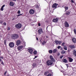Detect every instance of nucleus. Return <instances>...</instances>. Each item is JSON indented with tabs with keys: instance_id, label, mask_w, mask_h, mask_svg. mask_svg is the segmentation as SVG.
<instances>
[{
	"instance_id": "24",
	"label": "nucleus",
	"mask_w": 76,
	"mask_h": 76,
	"mask_svg": "<svg viewBox=\"0 0 76 76\" xmlns=\"http://www.w3.org/2000/svg\"><path fill=\"white\" fill-rule=\"evenodd\" d=\"M35 9H38L39 8V7L38 5H36L34 6Z\"/></svg>"
},
{
	"instance_id": "33",
	"label": "nucleus",
	"mask_w": 76,
	"mask_h": 76,
	"mask_svg": "<svg viewBox=\"0 0 76 76\" xmlns=\"http://www.w3.org/2000/svg\"><path fill=\"white\" fill-rule=\"evenodd\" d=\"M17 13H18V14H20V10H19L18 11Z\"/></svg>"
},
{
	"instance_id": "21",
	"label": "nucleus",
	"mask_w": 76,
	"mask_h": 76,
	"mask_svg": "<svg viewBox=\"0 0 76 76\" xmlns=\"http://www.w3.org/2000/svg\"><path fill=\"white\" fill-rule=\"evenodd\" d=\"M66 16H68V15H70V12L69 11H67L66 12Z\"/></svg>"
},
{
	"instance_id": "35",
	"label": "nucleus",
	"mask_w": 76,
	"mask_h": 76,
	"mask_svg": "<svg viewBox=\"0 0 76 76\" xmlns=\"http://www.w3.org/2000/svg\"><path fill=\"white\" fill-rule=\"evenodd\" d=\"M61 48V46H58V49H60Z\"/></svg>"
},
{
	"instance_id": "63",
	"label": "nucleus",
	"mask_w": 76,
	"mask_h": 76,
	"mask_svg": "<svg viewBox=\"0 0 76 76\" xmlns=\"http://www.w3.org/2000/svg\"><path fill=\"white\" fill-rule=\"evenodd\" d=\"M1 53H0V55H1Z\"/></svg>"
},
{
	"instance_id": "34",
	"label": "nucleus",
	"mask_w": 76,
	"mask_h": 76,
	"mask_svg": "<svg viewBox=\"0 0 76 76\" xmlns=\"http://www.w3.org/2000/svg\"><path fill=\"white\" fill-rule=\"evenodd\" d=\"M3 25H4V26H6V25H7L6 23L5 22L4 23Z\"/></svg>"
},
{
	"instance_id": "18",
	"label": "nucleus",
	"mask_w": 76,
	"mask_h": 76,
	"mask_svg": "<svg viewBox=\"0 0 76 76\" xmlns=\"http://www.w3.org/2000/svg\"><path fill=\"white\" fill-rule=\"evenodd\" d=\"M72 41L74 43H76V39L75 38L73 37L72 39Z\"/></svg>"
},
{
	"instance_id": "50",
	"label": "nucleus",
	"mask_w": 76,
	"mask_h": 76,
	"mask_svg": "<svg viewBox=\"0 0 76 76\" xmlns=\"http://www.w3.org/2000/svg\"><path fill=\"white\" fill-rule=\"evenodd\" d=\"M1 64H4V63H3V62H2Z\"/></svg>"
},
{
	"instance_id": "36",
	"label": "nucleus",
	"mask_w": 76,
	"mask_h": 76,
	"mask_svg": "<svg viewBox=\"0 0 76 76\" xmlns=\"http://www.w3.org/2000/svg\"><path fill=\"white\" fill-rule=\"evenodd\" d=\"M37 63L38 64H39V63H41V61L39 60L38 61Z\"/></svg>"
},
{
	"instance_id": "52",
	"label": "nucleus",
	"mask_w": 76,
	"mask_h": 76,
	"mask_svg": "<svg viewBox=\"0 0 76 76\" xmlns=\"http://www.w3.org/2000/svg\"><path fill=\"white\" fill-rule=\"evenodd\" d=\"M40 24H38V26H40Z\"/></svg>"
},
{
	"instance_id": "48",
	"label": "nucleus",
	"mask_w": 76,
	"mask_h": 76,
	"mask_svg": "<svg viewBox=\"0 0 76 76\" xmlns=\"http://www.w3.org/2000/svg\"><path fill=\"white\" fill-rule=\"evenodd\" d=\"M46 72L47 73V74H48V73H49V71H48Z\"/></svg>"
},
{
	"instance_id": "17",
	"label": "nucleus",
	"mask_w": 76,
	"mask_h": 76,
	"mask_svg": "<svg viewBox=\"0 0 76 76\" xmlns=\"http://www.w3.org/2000/svg\"><path fill=\"white\" fill-rule=\"evenodd\" d=\"M68 58H69V62H72V61H73V59H72V58H71L69 57Z\"/></svg>"
},
{
	"instance_id": "59",
	"label": "nucleus",
	"mask_w": 76,
	"mask_h": 76,
	"mask_svg": "<svg viewBox=\"0 0 76 76\" xmlns=\"http://www.w3.org/2000/svg\"><path fill=\"white\" fill-rule=\"evenodd\" d=\"M7 76H9V75H7Z\"/></svg>"
},
{
	"instance_id": "23",
	"label": "nucleus",
	"mask_w": 76,
	"mask_h": 76,
	"mask_svg": "<svg viewBox=\"0 0 76 76\" xmlns=\"http://www.w3.org/2000/svg\"><path fill=\"white\" fill-rule=\"evenodd\" d=\"M73 54L75 56H76V51L74 50L73 51Z\"/></svg>"
},
{
	"instance_id": "56",
	"label": "nucleus",
	"mask_w": 76,
	"mask_h": 76,
	"mask_svg": "<svg viewBox=\"0 0 76 76\" xmlns=\"http://www.w3.org/2000/svg\"><path fill=\"white\" fill-rule=\"evenodd\" d=\"M1 61V59L0 58V61Z\"/></svg>"
},
{
	"instance_id": "44",
	"label": "nucleus",
	"mask_w": 76,
	"mask_h": 76,
	"mask_svg": "<svg viewBox=\"0 0 76 76\" xmlns=\"http://www.w3.org/2000/svg\"><path fill=\"white\" fill-rule=\"evenodd\" d=\"M45 42H43L42 43V45H44V43H45Z\"/></svg>"
},
{
	"instance_id": "49",
	"label": "nucleus",
	"mask_w": 76,
	"mask_h": 76,
	"mask_svg": "<svg viewBox=\"0 0 76 76\" xmlns=\"http://www.w3.org/2000/svg\"><path fill=\"white\" fill-rule=\"evenodd\" d=\"M37 56H35V57L34 58V59H35V58H37Z\"/></svg>"
},
{
	"instance_id": "4",
	"label": "nucleus",
	"mask_w": 76,
	"mask_h": 76,
	"mask_svg": "<svg viewBox=\"0 0 76 76\" xmlns=\"http://www.w3.org/2000/svg\"><path fill=\"white\" fill-rule=\"evenodd\" d=\"M38 32L39 34L40 35V34H43L44 32L43 31V30H42V29L40 28L38 30Z\"/></svg>"
},
{
	"instance_id": "5",
	"label": "nucleus",
	"mask_w": 76,
	"mask_h": 76,
	"mask_svg": "<svg viewBox=\"0 0 76 76\" xmlns=\"http://www.w3.org/2000/svg\"><path fill=\"white\" fill-rule=\"evenodd\" d=\"M23 48V46H19L17 47V49L18 51H22Z\"/></svg>"
},
{
	"instance_id": "42",
	"label": "nucleus",
	"mask_w": 76,
	"mask_h": 76,
	"mask_svg": "<svg viewBox=\"0 0 76 76\" xmlns=\"http://www.w3.org/2000/svg\"><path fill=\"white\" fill-rule=\"evenodd\" d=\"M4 43L5 45H6V41H4Z\"/></svg>"
},
{
	"instance_id": "25",
	"label": "nucleus",
	"mask_w": 76,
	"mask_h": 76,
	"mask_svg": "<svg viewBox=\"0 0 76 76\" xmlns=\"http://www.w3.org/2000/svg\"><path fill=\"white\" fill-rule=\"evenodd\" d=\"M64 48L65 50H67V48L66 46H64Z\"/></svg>"
},
{
	"instance_id": "3",
	"label": "nucleus",
	"mask_w": 76,
	"mask_h": 76,
	"mask_svg": "<svg viewBox=\"0 0 76 76\" xmlns=\"http://www.w3.org/2000/svg\"><path fill=\"white\" fill-rule=\"evenodd\" d=\"M46 64L48 66H51L53 64V62L50 60L46 62Z\"/></svg>"
},
{
	"instance_id": "10",
	"label": "nucleus",
	"mask_w": 76,
	"mask_h": 76,
	"mask_svg": "<svg viewBox=\"0 0 76 76\" xmlns=\"http://www.w3.org/2000/svg\"><path fill=\"white\" fill-rule=\"evenodd\" d=\"M64 26L65 27H66V28H67V27H69V23H67L66 21H65V22Z\"/></svg>"
},
{
	"instance_id": "38",
	"label": "nucleus",
	"mask_w": 76,
	"mask_h": 76,
	"mask_svg": "<svg viewBox=\"0 0 76 76\" xmlns=\"http://www.w3.org/2000/svg\"><path fill=\"white\" fill-rule=\"evenodd\" d=\"M22 14H19L17 15V16L18 17V16H21V15H22Z\"/></svg>"
},
{
	"instance_id": "32",
	"label": "nucleus",
	"mask_w": 76,
	"mask_h": 76,
	"mask_svg": "<svg viewBox=\"0 0 76 76\" xmlns=\"http://www.w3.org/2000/svg\"><path fill=\"white\" fill-rule=\"evenodd\" d=\"M63 74L64 75H66V72L65 71H64L63 72Z\"/></svg>"
},
{
	"instance_id": "46",
	"label": "nucleus",
	"mask_w": 76,
	"mask_h": 76,
	"mask_svg": "<svg viewBox=\"0 0 76 76\" xmlns=\"http://www.w3.org/2000/svg\"><path fill=\"white\" fill-rule=\"evenodd\" d=\"M72 3H74V1L73 0H71Z\"/></svg>"
},
{
	"instance_id": "28",
	"label": "nucleus",
	"mask_w": 76,
	"mask_h": 76,
	"mask_svg": "<svg viewBox=\"0 0 76 76\" xmlns=\"http://www.w3.org/2000/svg\"><path fill=\"white\" fill-rule=\"evenodd\" d=\"M57 50L56 49H54L53 51V53H56L57 52Z\"/></svg>"
},
{
	"instance_id": "47",
	"label": "nucleus",
	"mask_w": 76,
	"mask_h": 76,
	"mask_svg": "<svg viewBox=\"0 0 76 76\" xmlns=\"http://www.w3.org/2000/svg\"><path fill=\"white\" fill-rule=\"evenodd\" d=\"M10 28L9 27L8 28V29H7L9 31V30H10Z\"/></svg>"
},
{
	"instance_id": "8",
	"label": "nucleus",
	"mask_w": 76,
	"mask_h": 76,
	"mask_svg": "<svg viewBox=\"0 0 76 76\" xmlns=\"http://www.w3.org/2000/svg\"><path fill=\"white\" fill-rule=\"evenodd\" d=\"M29 13L31 14V15H33V14H34V13H35V11L33 9H31L29 11Z\"/></svg>"
},
{
	"instance_id": "15",
	"label": "nucleus",
	"mask_w": 76,
	"mask_h": 76,
	"mask_svg": "<svg viewBox=\"0 0 76 76\" xmlns=\"http://www.w3.org/2000/svg\"><path fill=\"white\" fill-rule=\"evenodd\" d=\"M50 58L51 60L52 61H53V62H54V61H55V60L54 59V58H53V56H50Z\"/></svg>"
},
{
	"instance_id": "39",
	"label": "nucleus",
	"mask_w": 76,
	"mask_h": 76,
	"mask_svg": "<svg viewBox=\"0 0 76 76\" xmlns=\"http://www.w3.org/2000/svg\"><path fill=\"white\" fill-rule=\"evenodd\" d=\"M51 76V74H48L47 76Z\"/></svg>"
},
{
	"instance_id": "26",
	"label": "nucleus",
	"mask_w": 76,
	"mask_h": 76,
	"mask_svg": "<svg viewBox=\"0 0 76 76\" xmlns=\"http://www.w3.org/2000/svg\"><path fill=\"white\" fill-rule=\"evenodd\" d=\"M34 54V55H36L37 54V50H35L33 52Z\"/></svg>"
},
{
	"instance_id": "54",
	"label": "nucleus",
	"mask_w": 76,
	"mask_h": 76,
	"mask_svg": "<svg viewBox=\"0 0 76 76\" xmlns=\"http://www.w3.org/2000/svg\"><path fill=\"white\" fill-rule=\"evenodd\" d=\"M15 18H12V20H15Z\"/></svg>"
},
{
	"instance_id": "51",
	"label": "nucleus",
	"mask_w": 76,
	"mask_h": 76,
	"mask_svg": "<svg viewBox=\"0 0 76 76\" xmlns=\"http://www.w3.org/2000/svg\"><path fill=\"white\" fill-rule=\"evenodd\" d=\"M66 66H67V67H68V66H69L68 64H66Z\"/></svg>"
},
{
	"instance_id": "62",
	"label": "nucleus",
	"mask_w": 76,
	"mask_h": 76,
	"mask_svg": "<svg viewBox=\"0 0 76 76\" xmlns=\"http://www.w3.org/2000/svg\"><path fill=\"white\" fill-rule=\"evenodd\" d=\"M68 51H69V50H68Z\"/></svg>"
},
{
	"instance_id": "20",
	"label": "nucleus",
	"mask_w": 76,
	"mask_h": 76,
	"mask_svg": "<svg viewBox=\"0 0 76 76\" xmlns=\"http://www.w3.org/2000/svg\"><path fill=\"white\" fill-rule=\"evenodd\" d=\"M5 6V5H3L1 8L0 10L1 11H3V8Z\"/></svg>"
},
{
	"instance_id": "14",
	"label": "nucleus",
	"mask_w": 76,
	"mask_h": 76,
	"mask_svg": "<svg viewBox=\"0 0 76 76\" xmlns=\"http://www.w3.org/2000/svg\"><path fill=\"white\" fill-rule=\"evenodd\" d=\"M32 66H33V68H34V67H36V66H37V63L36 62L32 64Z\"/></svg>"
},
{
	"instance_id": "64",
	"label": "nucleus",
	"mask_w": 76,
	"mask_h": 76,
	"mask_svg": "<svg viewBox=\"0 0 76 76\" xmlns=\"http://www.w3.org/2000/svg\"><path fill=\"white\" fill-rule=\"evenodd\" d=\"M51 72H52L51 70Z\"/></svg>"
},
{
	"instance_id": "13",
	"label": "nucleus",
	"mask_w": 76,
	"mask_h": 76,
	"mask_svg": "<svg viewBox=\"0 0 76 76\" xmlns=\"http://www.w3.org/2000/svg\"><path fill=\"white\" fill-rule=\"evenodd\" d=\"M53 22L57 23V22H58V18H53Z\"/></svg>"
},
{
	"instance_id": "12",
	"label": "nucleus",
	"mask_w": 76,
	"mask_h": 76,
	"mask_svg": "<svg viewBox=\"0 0 76 76\" xmlns=\"http://www.w3.org/2000/svg\"><path fill=\"white\" fill-rule=\"evenodd\" d=\"M28 51H29V53L31 54H32L33 53V49H28Z\"/></svg>"
},
{
	"instance_id": "43",
	"label": "nucleus",
	"mask_w": 76,
	"mask_h": 76,
	"mask_svg": "<svg viewBox=\"0 0 76 76\" xmlns=\"http://www.w3.org/2000/svg\"><path fill=\"white\" fill-rule=\"evenodd\" d=\"M3 21H0V23H3Z\"/></svg>"
},
{
	"instance_id": "7",
	"label": "nucleus",
	"mask_w": 76,
	"mask_h": 76,
	"mask_svg": "<svg viewBox=\"0 0 76 76\" xmlns=\"http://www.w3.org/2000/svg\"><path fill=\"white\" fill-rule=\"evenodd\" d=\"M9 46H10V47H11V48H13V47H14L15 44L13 42H11L9 43Z\"/></svg>"
},
{
	"instance_id": "19",
	"label": "nucleus",
	"mask_w": 76,
	"mask_h": 76,
	"mask_svg": "<svg viewBox=\"0 0 76 76\" xmlns=\"http://www.w3.org/2000/svg\"><path fill=\"white\" fill-rule=\"evenodd\" d=\"M10 5L11 6H14V4H13V2L11 1L10 2Z\"/></svg>"
},
{
	"instance_id": "57",
	"label": "nucleus",
	"mask_w": 76,
	"mask_h": 76,
	"mask_svg": "<svg viewBox=\"0 0 76 76\" xmlns=\"http://www.w3.org/2000/svg\"><path fill=\"white\" fill-rule=\"evenodd\" d=\"M58 56H60V53H58Z\"/></svg>"
},
{
	"instance_id": "61",
	"label": "nucleus",
	"mask_w": 76,
	"mask_h": 76,
	"mask_svg": "<svg viewBox=\"0 0 76 76\" xmlns=\"http://www.w3.org/2000/svg\"><path fill=\"white\" fill-rule=\"evenodd\" d=\"M1 58V57L0 56V58Z\"/></svg>"
},
{
	"instance_id": "22",
	"label": "nucleus",
	"mask_w": 76,
	"mask_h": 76,
	"mask_svg": "<svg viewBox=\"0 0 76 76\" xmlns=\"http://www.w3.org/2000/svg\"><path fill=\"white\" fill-rule=\"evenodd\" d=\"M63 62L66 63L67 62V60L66 59H64L63 60Z\"/></svg>"
},
{
	"instance_id": "31",
	"label": "nucleus",
	"mask_w": 76,
	"mask_h": 76,
	"mask_svg": "<svg viewBox=\"0 0 76 76\" xmlns=\"http://www.w3.org/2000/svg\"><path fill=\"white\" fill-rule=\"evenodd\" d=\"M49 53H53V50H50L49 51Z\"/></svg>"
},
{
	"instance_id": "53",
	"label": "nucleus",
	"mask_w": 76,
	"mask_h": 76,
	"mask_svg": "<svg viewBox=\"0 0 76 76\" xmlns=\"http://www.w3.org/2000/svg\"><path fill=\"white\" fill-rule=\"evenodd\" d=\"M36 39H37V40H38V38H36Z\"/></svg>"
},
{
	"instance_id": "27",
	"label": "nucleus",
	"mask_w": 76,
	"mask_h": 76,
	"mask_svg": "<svg viewBox=\"0 0 76 76\" xmlns=\"http://www.w3.org/2000/svg\"><path fill=\"white\" fill-rule=\"evenodd\" d=\"M61 54H64L65 53H66V51H65L64 50H62L61 51Z\"/></svg>"
},
{
	"instance_id": "6",
	"label": "nucleus",
	"mask_w": 76,
	"mask_h": 76,
	"mask_svg": "<svg viewBox=\"0 0 76 76\" xmlns=\"http://www.w3.org/2000/svg\"><path fill=\"white\" fill-rule=\"evenodd\" d=\"M55 42L56 43V45H60L61 44V41H58L55 40Z\"/></svg>"
},
{
	"instance_id": "37",
	"label": "nucleus",
	"mask_w": 76,
	"mask_h": 76,
	"mask_svg": "<svg viewBox=\"0 0 76 76\" xmlns=\"http://www.w3.org/2000/svg\"><path fill=\"white\" fill-rule=\"evenodd\" d=\"M65 44L64 42L61 45L62 46H64Z\"/></svg>"
},
{
	"instance_id": "9",
	"label": "nucleus",
	"mask_w": 76,
	"mask_h": 76,
	"mask_svg": "<svg viewBox=\"0 0 76 76\" xmlns=\"http://www.w3.org/2000/svg\"><path fill=\"white\" fill-rule=\"evenodd\" d=\"M57 6H58V4L56 3H54L52 5V7L53 8H55V9H56V8H57Z\"/></svg>"
},
{
	"instance_id": "41",
	"label": "nucleus",
	"mask_w": 76,
	"mask_h": 76,
	"mask_svg": "<svg viewBox=\"0 0 76 76\" xmlns=\"http://www.w3.org/2000/svg\"><path fill=\"white\" fill-rule=\"evenodd\" d=\"M7 73V71H6L4 73V75H6V74Z\"/></svg>"
},
{
	"instance_id": "29",
	"label": "nucleus",
	"mask_w": 76,
	"mask_h": 76,
	"mask_svg": "<svg viewBox=\"0 0 76 76\" xmlns=\"http://www.w3.org/2000/svg\"><path fill=\"white\" fill-rule=\"evenodd\" d=\"M73 31L74 32V34H75V35H76V29H74L73 30Z\"/></svg>"
},
{
	"instance_id": "40",
	"label": "nucleus",
	"mask_w": 76,
	"mask_h": 76,
	"mask_svg": "<svg viewBox=\"0 0 76 76\" xmlns=\"http://www.w3.org/2000/svg\"><path fill=\"white\" fill-rule=\"evenodd\" d=\"M63 56H60V58H63Z\"/></svg>"
},
{
	"instance_id": "55",
	"label": "nucleus",
	"mask_w": 76,
	"mask_h": 76,
	"mask_svg": "<svg viewBox=\"0 0 76 76\" xmlns=\"http://www.w3.org/2000/svg\"><path fill=\"white\" fill-rule=\"evenodd\" d=\"M1 58H2V59H3V57H1Z\"/></svg>"
},
{
	"instance_id": "11",
	"label": "nucleus",
	"mask_w": 76,
	"mask_h": 76,
	"mask_svg": "<svg viewBox=\"0 0 76 76\" xmlns=\"http://www.w3.org/2000/svg\"><path fill=\"white\" fill-rule=\"evenodd\" d=\"M20 44H21V42L20 40H18L17 41L16 45H17V46H18Z\"/></svg>"
},
{
	"instance_id": "16",
	"label": "nucleus",
	"mask_w": 76,
	"mask_h": 76,
	"mask_svg": "<svg viewBox=\"0 0 76 76\" xmlns=\"http://www.w3.org/2000/svg\"><path fill=\"white\" fill-rule=\"evenodd\" d=\"M69 48H71V49L75 48V45H69Z\"/></svg>"
},
{
	"instance_id": "1",
	"label": "nucleus",
	"mask_w": 76,
	"mask_h": 76,
	"mask_svg": "<svg viewBox=\"0 0 76 76\" xmlns=\"http://www.w3.org/2000/svg\"><path fill=\"white\" fill-rule=\"evenodd\" d=\"M12 38L13 39H15L18 38H19V36L18 34H14L12 35Z\"/></svg>"
},
{
	"instance_id": "30",
	"label": "nucleus",
	"mask_w": 76,
	"mask_h": 76,
	"mask_svg": "<svg viewBox=\"0 0 76 76\" xmlns=\"http://www.w3.org/2000/svg\"><path fill=\"white\" fill-rule=\"evenodd\" d=\"M64 8H65L66 10H68V7H65Z\"/></svg>"
},
{
	"instance_id": "58",
	"label": "nucleus",
	"mask_w": 76,
	"mask_h": 76,
	"mask_svg": "<svg viewBox=\"0 0 76 76\" xmlns=\"http://www.w3.org/2000/svg\"><path fill=\"white\" fill-rule=\"evenodd\" d=\"M13 0V1H16V0Z\"/></svg>"
},
{
	"instance_id": "60",
	"label": "nucleus",
	"mask_w": 76,
	"mask_h": 76,
	"mask_svg": "<svg viewBox=\"0 0 76 76\" xmlns=\"http://www.w3.org/2000/svg\"><path fill=\"white\" fill-rule=\"evenodd\" d=\"M0 53H1V51H0Z\"/></svg>"
},
{
	"instance_id": "2",
	"label": "nucleus",
	"mask_w": 76,
	"mask_h": 76,
	"mask_svg": "<svg viewBox=\"0 0 76 76\" xmlns=\"http://www.w3.org/2000/svg\"><path fill=\"white\" fill-rule=\"evenodd\" d=\"M15 28H16L17 29H20V28L22 27V24L19 23L15 25Z\"/></svg>"
},
{
	"instance_id": "45",
	"label": "nucleus",
	"mask_w": 76,
	"mask_h": 76,
	"mask_svg": "<svg viewBox=\"0 0 76 76\" xmlns=\"http://www.w3.org/2000/svg\"><path fill=\"white\" fill-rule=\"evenodd\" d=\"M47 73L45 72V73H44V75H47Z\"/></svg>"
}]
</instances>
